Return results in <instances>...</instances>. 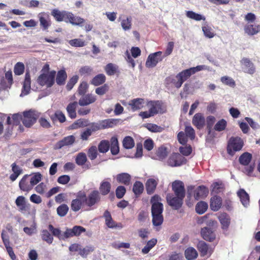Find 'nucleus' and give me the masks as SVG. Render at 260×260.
Here are the masks:
<instances>
[{
  "mask_svg": "<svg viewBox=\"0 0 260 260\" xmlns=\"http://www.w3.org/2000/svg\"><path fill=\"white\" fill-rule=\"evenodd\" d=\"M39 18L40 25L43 27V29H47L50 25V23L49 21V16L45 13H40L39 15Z\"/></svg>",
  "mask_w": 260,
  "mask_h": 260,
  "instance_id": "nucleus-38",
  "label": "nucleus"
},
{
  "mask_svg": "<svg viewBox=\"0 0 260 260\" xmlns=\"http://www.w3.org/2000/svg\"><path fill=\"white\" fill-rule=\"evenodd\" d=\"M146 106L149 108L148 111H142L139 114L142 119L150 118L158 113L164 114L167 111L166 107L161 101L147 100Z\"/></svg>",
  "mask_w": 260,
  "mask_h": 260,
  "instance_id": "nucleus-3",
  "label": "nucleus"
},
{
  "mask_svg": "<svg viewBox=\"0 0 260 260\" xmlns=\"http://www.w3.org/2000/svg\"><path fill=\"white\" fill-rule=\"evenodd\" d=\"M244 30L249 36H253L260 31V25L248 24L245 25Z\"/></svg>",
  "mask_w": 260,
  "mask_h": 260,
  "instance_id": "nucleus-30",
  "label": "nucleus"
},
{
  "mask_svg": "<svg viewBox=\"0 0 260 260\" xmlns=\"http://www.w3.org/2000/svg\"><path fill=\"white\" fill-rule=\"evenodd\" d=\"M122 145L126 149L133 148L135 146L134 139L131 136H126L122 141Z\"/></svg>",
  "mask_w": 260,
  "mask_h": 260,
  "instance_id": "nucleus-48",
  "label": "nucleus"
},
{
  "mask_svg": "<svg viewBox=\"0 0 260 260\" xmlns=\"http://www.w3.org/2000/svg\"><path fill=\"white\" fill-rule=\"evenodd\" d=\"M111 184L110 183V179L107 178L103 180L100 183L99 186V192L100 195L106 196L108 194L111 189Z\"/></svg>",
  "mask_w": 260,
  "mask_h": 260,
  "instance_id": "nucleus-20",
  "label": "nucleus"
},
{
  "mask_svg": "<svg viewBox=\"0 0 260 260\" xmlns=\"http://www.w3.org/2000/svg\"><path fill=\"white\" fill-rule=\"evenodd\" d=\"M16 206L19 207V210L21 211L26 210V204L25 198L22 196H18L15 201Z\"/></svg>",
  "mask_w": 260,
  "mask_h": 260,
  "instance_id": "nucleus-47",
  "label": "nucleus"
},
{
  "mask_svg": "<svg viewBox=\"0 0 260 260\" xmlns=\"http://www.w3.org/2000/svg\"><path fill=\"white\" fill-rule=\"evenodd\" d=\"M215 118L213 116H208L206 118L207 129L209 135L211 134L212 127L215 122Z\"/></svg>",
  "mask_w": 260,
  "mask_h": 260,
  "instance_id": "nucleus-58",
  "label": "nucleus"
},
{
  "mask_svg": "<svg viewBox=\"0 0 260 260\" xmlns=\"http://www.w3.org/2000/svg\"><path fill=\"white\" fill-rule=\"evenodd\" d=\"M115 179L117 183L128 186L131 184L132 177L131 176L127 173H121L118 174L115 176Z\"/></svg>",
  "mask_w": 260,
  "mask_h": 260,
  "instance_id": "nucleus-23",
  "label": "nucleus"
},
{
  "mask_svg": "<svg viewBox=\"0 0 260 260\" xmlns=\"http://www.w3.org/2000/svg\"><path fill=\"white\" fill-rule=\"evenodd\" d=\"M241 63L244 66L245 72L252 75L255 72V69L253 63L249 58L244 57L241 60Z\"/></svg>",
  "mask_w": 260,
  "mask_h": 260,
  "instance_id": "nucleus-29",
  "label": "nucleus"
},
{
  "mask_svg": "<svg viewBox=\"0 0 260 260\" xmlns=\"http://www.w3.org/2000/svg\"><path fill=\"white\" fill-rule=\"evenodd\" d=\"M222 204V200L221 198L218 196H214L210 199V209L213 211H218Z\"/></svg>",
  "mask_w": 260,
  "mask_h": 260,
  "instance_id": "nucleus-24",
  "label": "nucleus"
},
{
  "mask_svg": "<svg viewBox=\"0 0 260 260\" xmlns=\"http://www.w3.org/2000/svg\"><path fill=\"white\" fill-rule=\"evenodd\" d=\"M121 120L120 119L111 118L102 121L103 127L104 129L113 127L117 125Z\"/></svg>",
  "mask_w": 260,
  "mask_h": 260,
  "instance_id": "nucleus-39",
  "label": "nucleus"
},
{
  "mask_svg": "<svg viewBox=\"0 0 260 260\" xmlns=\"http://www.w3.org/2000/svg\"><path fill=\"white\" fill-rule=\"evenodd\" d=\"M87 155L90 159H95L98 156V150L96 147L95 146H92L89 147L87 151Z\"/></svg>",
  "mask_w": 260,
  "mask_h": 260,
  "instance_id": "nucleus-64",
  "label": "nucleus"
},
{
  "mask_svg": "<svg viewBox=\"0 0 260 260\" xmlns=\"http://www.w3.org/2000/svg\"><path fill=\"white\" fill-rule=\"evenodd\" d=\"M157 181L153 178H150L146 182V190L148 194H153L156 188Z\"/></svg>",
  "mask_w": 260,
  "mask_h": 260,
  "instance_id": "nucleus-31",
  "label": "nucleus"
},
{
  "mask_svg": "<svg viewBox=\"0 0 260 260\" xmlns=\"http://www.w3.org/2000/svg\"><path fill=\"white\" fill-rule=\"evenodd\" d=\"M218 218L221 224V228L224 230H227L231 223L230 216L226 213L223 212L219 214Z\"/></svg>",
  "mask_w": 260,
  "mask_h": 260,
  "instance_id": "nucleus-27",
  "label": "nucleus"
},
{
  "mask_svg": "<svg viewBox=\"0 0 260 260\" xmlns=\"http://www.w3.org/2000/svg\"><path fill=\"white\" fill-rule=\"evenodd\" d=\"M41 237L43 241L48 244H51L53 241V237L47 230H43L41 232Z\"/></svg>",
  "mask_w": 260,
  "mask_h": 260,
  "instance_id": "nucleus-44",
  "label": "nucleus"
},
{
  "mask_svg": "<svg viewBox=\"0 0 260 260\" xmlns=\"http://www.w3.org/2000/svg\"><path fill=\"white\" fill-rule=\"evenodd\" d=\"M89 125L88 121L86 119H79L72 124V127L76 129L81 127H85Z\"/></svg>",
  "mask_w": 260,
  "mask_h": 260,
  "instance_id": "nucleus-55",
  "label": "nucleus"
},
{
  "mask_svg": "<svg viewBox=\"0 0 260 260\" xmlns=\"http://www.w3.org/2000/svg\"><path fill=\"white\" fill-rule=\"evenodd\" d=\"M165 57L162 55L161 51L150 54L146 61V67L149 68L155 67L159 62L162 60Z\"/></svg>",
  "mask_w": 260,
  "mask_h": 260,
  "instance_id": "nucleus-10",
  "label": "nucleus"
},
{
  "mask_svg": "<svg viewBox=\"0 0 260 260\" xmlns=\"http://www.w3.org/2000/svg\"><path fill=\"white\" fill-rule=\"evenodd\" d=\"M146 102L143 98H136L131 100L128 105L132 111L135 112L143 109L146 106Z\"/></svg>",
  "mask_w": 260,
  "mask_h": 260,
  "instance_id": "nucleus-17",
  "label": "nucleus"
},
{
  "mask_svg": "<svg viewBox=\"0 0 260 260\" xmlns=\"http://www.w3.org/2000/svg\"><path fill=\"white\" fill-rule=\"evenodd\" d=\"M184 198L178 196L174 197L173 195L168 194L167 201L169 206L174 210L179 209L183 205Z\"/></svg>",
  "mask_w": 260,
  "mask_h": 260,
  "instance_id": "nucleus-13",
  "label": "nucleus"
},
{
  "mask_svg": "<svg viewBox=\"0 0 260 260\" xmlns=\"http://www.w3.org/2000/svg\"><path fill=\"white\" fill-rule=\"evenodd\" d=\"M78 104L77 102H71L66 108L68 116L71 119H75L77 117L76 108Z\"/></svg>",
  "mask_w": 260,
  "mask_h": 260,
  "instance_id": "nucleus-32",
  "label": "nucleus"
},
{
  "mask_svg": "<svg viewBox=\"0 0 260 260\" xmlns=\"http://www.w3.org/2000/svg\"><path fill=\"white\" fill-rule=\"evenodd\" d=\"M186 16L191 19L195 20L196 21H200L201 20H205V17L203 16L201 14L196 13L192 11H187L186 12Z\"/></svg>",
  "mask_w": 260,
  "mask_h": 260,
  "instance_id": "nucleus-54",
  "label": "nucleus"
},
{
  "mask_svg": "<svg viewBox=\"0 0 260 260\" xmlns=\"http://www.w3.org/2000/svg\"><path fill=\"white\" fill-rule=\"evenodd\" d=\"M104 217L105 219V223L109 228H122L121 223H116L112 219L110 212L106 210L104 213Z\"/></svg>",
  "mask_w": 260,
  "mask_h": 260,
  "instance_id": "nucleus-25",
  "label": "nucleus"
},
{
  "mask_svg": "<svg viewBox=\"0 0 260 260\" xmlns=\"http://www.w3.org/2000/svg\"><path fill=\"white\" fill-rule=\"evenodd\" d=\"M192 124L198 129H202L206 124V119L202 113H197L193 116L192 120Z\"/></svg>",
  "mask_w": 260,
  "mask_h": 260,
  "instance_id": "nucleus-18",
  "label": "nucleus"
},
{
  "mask_svg": "<svg viewBox=\"0 0 260 260\" xmlns=\"http://www.w3.org/2000/svg\"><path fill=\"white\" fill-rule=\"evenodd\" d=\"M201 234L203 238L206 241L212 242L215 239V234L210 228L205 227L202 228Z\"/></svg>",
  "mask_w": 260,
  "mask_h": 260,
  "instance_id": "nucleus-26",
  "label": "nucleus"
},
{
  "mask_svg": "<svg viewBox=\"0 0 260 260\" xmlns=\"http://www.w3.org/2000/svg\"><path fill=\"white\" fill-rule=\"evenodd\" d=\"M156 155L159 159H164L168 155L167 148L162 146L159 147L156 152Z\"/></svg>",
  "mask_w": 260,
  "mask_h": 260,
  "instance_id": "nucleus-63",
  "label": "nucleus"
},
{
  "mask_svg": "<svg viewBox=\"0 0 260 260\" xmlns=\"http://www.w3.org/2000/svg\"><path fill=\"white\" fill-rule=\"evenodd\" d=\"M104 70L108 76H113L119 73L118 66L112 63H108L104 67Z\"/></svg>",
  "mask_w": 260,
  "mask_h": 260,
  "instance_id": "nucleus-36",
  "label": "nucleus"
},
{
  "mask_svg": "<svg viewBox=\"0 0 260 260\" xmlns=\"http://www.w3.org/2000/svg\"><path fill=\"white\" fill-rule=\"evenodd\" d=\"M88 88V85L86 81H82L78 88V94L80 95H84L87 92Z\"/></svg>",
  "mask_w": 260,
  "mask_h": 260,
  "instance_id": "nucleus-60",
  "label": "nucleus"
},
{
  "mask_svg": "<svg viewBox=\"0 0 260 260\" xmlns=\"http://www.w3.org/2000/svg\"><path fill=\"white\" fill-rule=\"evenodd\" d=\"M29 176L28 175H25L19 181V186L22 191L28 192L32 189V185L27 180Z\"/></svg>",
  "mask_w": 260,
  "mask_h": 260,
  "instance_id": "nucleus-33",
  "label": "nucleus"
},
{
  "mask_svg": "<svg viewBox=\"0 0 260 260\" xmlns=\"http://www.w3.org/2000/svg\"><path fill=\"white\" fill-rule=\"evenodd\" d=\"M67 78V74L64 70H60L57 72L56 82L59 85L64 84Z\"/></svg>",
  "mask_w": 260,
  "mask_h": 260,
  "instance_id": "nucleus-45",
  "label": "nucleus"
},
{
  "mask_svg": "<svg viewBox=\"0 0 260 260\" xmlns=\"http://www.w3.org/2000/svg\"><path fill=\"white\" fill-rule=\"evenodd\" d=\"M244 146L243 140L239 137H232L227 145L228 153L233 156L235 152L241 150Z\"/></svg>",
  "mask_w": 260,
  "mask_h": 260,
  "instance_id": "nucleus-7",
  "label": "nucleus"
},
{
  "mask_svg": "<svg viewBox=\"0 0 260 260\" xmlns=\"http://www.w3.org/2000/svg\"><path fill=\"white\" fill-rule=\"evenodd\" d=\"M30 76L28 72L25 73V79L23 83L21 96L28 94L30 90Z\"/></svg>",
  "mask_w": 260,
  "mask_h": 260,
  "instance_id": "nucleus-28",
  "label": "nucleus"
},
{
  "mask_svg": "<svg viewBox=\"0 0 260 260\" xmlns=\"http://www.w3.org/2000/svg\"><path fill=\"white\" fill-rule=\"evenodd\" d=\"M187 160L183 156L178 153H172L168 159V164L171 167H178L186 164Z\"/></svg>",
  "mask_w": 260,
  "mask_h": 260,
  "instance_id": "nucleus-9",
  "label": "nucleus"
},
{
  "mask_svg": "<svg viewBox=\"0 0 260 260\" xmlns=\"http://www.w3.org/2000/svg\"><path fill=\"white\" fill-rule=\"evenodd\" d=\"M69 208L67 205L62 204L57 208V213L60 217L65 216L69 211Z\"/></svg>",
  "mask_w": 260,
  "mask_h": 260,
  "instance_id": "nucleus-57",
  "label": "nucleus"
},
{
  "mask_svg": "<svg viewBox=\"0 0 260 260\" xmlns=\"http://www.w3.org/2000/svg\"><path fill=\"white\" fill-rule=\"evenodd\" d=\"M84 21L83 18L75 15L71 12H67L64 21L66 23H70L73 25H82Z\"/></svg>",
  "mask_w": 260,
  "mask_h": 260,
  "instance_id": "nucleus-15",
  "label": "nucleus"
},
{
  "mask_svg": "<svg viewBox=\"0 0 260 260\" xmlns=\"http://www.w3.org/2000/svg\"><path fill=\"white\" fill-rule=\"evenodd\" d=\"M208 193V188L204 185H200L196 188L190 185L187 187V197L190 199L193 196L195 200L198 201L205 198Z\"/></svg>",
  "mask_w": 260,
  "mask_h": 260,
  "instance_id": "nucleus-5",
  "label": "nucleus"
},
{
  "mask_svg": "<svg viewBox=\"0 0 260 260\" xmlns=\"http://www.w3.org/2000/svg\"><path fill=\"white\" fill-rule=\"evenodd\" d=\"M50 118L53 122L58 121L60 123H63L66 121L65 115L60 110L55 111V112L51 116Z\"/></svg>",
  "mask_w": 260,
  "mask_h": 260,
  "instance_id": "nucleus-40",
  "label": "nucleus"
},
{
  "mask_svg": "<svg viewBox=\"0 0 260 260\" xmlns=\"http://www.w3.org/2000/svg\"><path fill=\"white\" fill-rule=\"evenodd\" d=\"M56 72L52 71L48 74H41L37 79V82L42 86L46 85L47 87H51L54 83V78Z\"/></svg>",
  "mask_w": 260,
  "mask_h": 260,
  "instance_id": "nucleus-8",
  "label": "nucleus"
},
{
  "mask_svg": "<svg viewBox=\"0 0 260 260\" xmlns=\"http://www.w3.org/2000/svg\"><path fill=\"white\" fill-rule=\"evenodd\" d=\"M227 125V122L225 120L222 119L219 120L214 125V129L218 132L224 130Z\"/></svg>",
  "mask_w": 260,
  "mask_h": 260,
  "instance_id": "nucleus-61",
  "label": "nucleus"
},
{
  "mask_svg": "<svg viewBox=\"0 0 260 260\" xmlns=\"http://www.w3.org/2000/svg\"><path fill=\"white\" fill-rule=\"evenodd\" d=\"M71 208L74 212H78L82 209L86 210L87 208L81 191H79L77 194V198L72 201Z\"/></svg>",
  "mask_w": 260,
  "mask_h": 260,
  "instance_id": "nucleus-11",
  "label": "nucleus"
},
{
  "mask_svg": "<svg viewBox=\"0 0 260 260\" xmlns=\"http://www.w3.org/2000/svg\"><path fill=\"white\" fill-rule=\"evenodd\" d=\"M110 148L112 155H115L119 153V143L117 137L113 136L110 139Z\"/></svg>",
  "mask_w": 260,
  "mask_h": 260,
  "instance_id": "nucleus-35",
  "label": "nucleus"
},
{
  "mask_svg": "<svg viewBox=\"0 0 260 260\" xmlns=\"http://www.w3.org/2000/svg\"><path fill=\"white\" fill-rule=\"evenodd\" d=\"M81 96L82 97L79 100L78 103L80 106L84 107L89 105L96 101V96L92 93H87Z\"/></svg>",
  "mask_w": 260,
  "mask_h": 260,
  "instance_id": "nucleus-19",
  "label": "nucleus"
},
{
  "mask_svg": "<svg viewBox=\"0 0 260 260\" xmlns=\"http://www.w3.org/2000/svg\"><path fill=\"white\" fill-rule=\"evenodd\" d=\"M197 247L202 256H204L208 254L211 255L213 252L212 249L209 246L208 244L203 241H199Z\"/></svg>",
  "mask_w": 260,
  "mask_h": 260,
  "instance_id": "nucleus-21",
  "label": "nucleus"
},
{
  "mask_svg": "<svg viewBox=\"0 0 260 260\" xmlns=\"http://www.w3.org/2000/svg\"><path fill=\"white\" fill-rule=\"evenodd\" d=\"M144 190V185L143 183L139 181H136L133 185V191L136 196H139L142 193Z\"/></svg>",
  "mask_w": 260,
  "mask_h": 260,
  "instance_id": "nucleus-50",
  "label": "nucleus"
},
{
  "mask_svg": "<svg viewBox=\"0 0 260 260\" xmlns=\"http://www.w3.org/2000/svg\"><path fill=\"white\" fill-rule=\"evenodd\" d=\"M212 186L213 187L212 191H213L215 193H219L223 191V190H224V185L221 182H214L212 184Z\"/></svg>",
  "mask_w": 260,
  "mask_h": 260,
  "instance_id": "nucleus-56",
  "label": "nucleus"
},
{
  "mask_svg": "<svg viewBox=\"0 0 260 260\" xmlns=\"http://www.w3.org/2000/svg\"><path fill=\"white\" fill-rule=\"evenodd\" d=\"M93 73V68L88 66L81 67L79 70V73L81 76H90Z\"/></svg>",
  "mask_w": 260,
  "mask_h": 260,
  "instance_id": "nucleus-49",
  "label": "nucleus"
},
{
  "mask_svg": "<svg viewBox=\"0 0 260 260\" xmlns=\"http://www.w3.org/2000/svg\"><path fill=\"white\" fill-rule=\"evenodd\" d=\"M75 137L73 135L65 137L55 144L54 148L60 149L64 146H71L75 143Z\"/></svg>",
  "mask_w": 260,
  "mask_h": 260,
  "instance_id": "nucleus-16",
  "label": "nucleus"
},
{
  "mask_svg": "<svg viewBox=\"0 0 260 260\" xmlns=\"http://www.w3.org/2000/svg\"><path fill=\"white\" fill-rule=\"evenodd\" d=\"M185 258L187 260H194L198 256L197 250L192 247H188L184 251Z\"/></svg>",
  "mask_w": 260,
  "mask_h": 260,
  "instance_id": "nucleus-41",
  "label": "nucleus"
},
{
  "mask_svg": "<svg viewBox=\"0 0 260 260\" xmlns=\"http://www.w3.org/2000/svg\"><path fill=\"white\" fill-rule=\"evenodd\" d=\"M37 119V115L34 111L30 110L23 112L22 123L26 127H29L36 122Z\"/></svg>",
  "mask_w": 260,
  "mask_h": 260,
  "instance_id": "nucleus-12",
  "label": "nucleus"
},
{
  "mask_svg": "<svg viewBox=\"0 0 260 260\" xmlns=\"http://www.w3.org/2000/svg\"><path fill=\"white\" fill-rule=\"evenodd\" d=\"M252 155L251 153L245 152L242 153L239 157V163L245 166L243 172L248 176H253L252 173L255 168V164L249 165L252 160Z\"/></svg>",
  "mask_w": 260,
  "mask_h": 260,
  "instance_id": "nucleus-6",
  "label": "nucleus"
},
{
  "mask_svg": "<svg viewBox=\"0 0 260 260\" xmlns=\"http://www.w3.org/2000/svg\"><path fill=\"white\" fill-rule=\"evenodd\" d=\"M106 80V77L104 74H99L95 76L90 81V84L98 86L104 84Z\"/></svg>",
  "mask_w": 260,
  "mask_h": 260,
  "instance_id": "nucleus-37",
  "label": "nucleus"
},
{
  "mask_svg": "<svg viewBox=\"0 0 260 260\" xmlns=\"http://www.w3.org/2000/svg\"><path fill=\"white\" fill-rule=\"evenodd\" d=\"M204 69V66H198L196 67L184 70L176 75V79L172 76L167 77L165 80V84L166 85H170L172 83L176 88L179 89L181 87L183 83L187 81L192 75Z\"/></svg>",
  "mask_w": 260,
  "mask_h": 260,
  "instance_id": "nucleus-1",
  "label": "nucleus"
},
{
  "mask_svg": "<svg viewBox=\"0 0 260 260\" xmlns=\"http://www.w3.org/2000/svg\"><path fill=\"white\" fill-rule=\"evenodd\" d=\"M238 196L240 199L242 204L246 206L249 203V197L248 194L243 189H240L238 192Z\"/></svg>",
  "mask_w": 260,
  "mask_h": 260,
  "instance_id": "nucleus-42",
  "label": "nucleus"
},
{
  "mask_svg": "<svg viewBox=\"0 0 260 260\" xmlns=\"http://www.w3.org/2000/svg\"><path fill=\"white\" fill-rule=\"evenodd\" d=\"M87 156L85 153H79L75 158V162L78 166H83L87 161Z\"/></svg>",
  "mask_w": 260,
  "mask_h": 260,
  "instance_id": "nucleus-53",
  "label": "nucleus"
},
{
  "mask_svg": "<svg viewBox=\"0 0 260 260\" xmlns=\"http://www.w3.org/2000/svg\"><path fill=\"white\" fill-rule=\"evenodd\" d=\"M161 200L160 197L158 194L154 195L150 200L152 223L155 226L160 225L164 221L162 216L164 206L163 204L160 202Z\"/></svg>",
  "mask_w": 260,
  "mask_h": 260,
  "instance_id": "nucleus-2",
  "label": "nucleus"
},
{
  "mask_svg": "<svg viewBox=\"0 0 260 260\" xmlns=\"http://www.w3.org/2000/svg\"><path fill=\"white\" fill-rule=\"evenodd\" d=\"M208 207V204L204 201H200L196 206V211L199 214L204 213Z\"/></svg>",
  "mask_w": 260,
  "mask_h": 260,
  "instance_id": "nucleus-51",
  "label": "nucleus"
},
{
  "mask_svg": "<svg viewBox=\"0 0 260 260\" xmlns=\"http://www.w3.org/2000/svg\"><path fill=\"white\" fill-rule=\"evenodd\" d=\"M82 193L87 208L86 211L94 209L101 200L100 193L98 190L91 191L87 196L85 192H82Z\"/></svg>",
  "mask_w": 260,
  "mask_h": 260,
  "instance_id": "nucleus-4",
  "label": "nucleus"
},
{
  "mask_svg": "<svg viewBox=\"0 0 260 260\" xmlns=\"http://www.w3.org/2000/svg\"><path fill=\"white\" fill-rule=\"evenodd\" d=\"M12 171L13 173L10 176V179L11 181L13 182L16 180L18 177L22 173V169L15 162L13 163L11 165Z\"/></svg>",
  "mask_w": 260,
  "mask_h": 260,
  "instance_id": "nucleus-34",
  "label": "nucleus"
},
{
  "mask_svg": "<svg viewBox=\"0 0 260 260\" xmlns=\"http://www.w3.org/2000/svg\"><path fill=\"white\" fill-rule=\"evenodd\" d=\"M202 30L204 35L207 38H212L215 35L212 28L208 25L203 26L202 27Z\"/></svg>",
  "mask_w": 260,
  "mask_h": 260,
  "instance_id": "nucleus-62",
  "label": "nucleus"
},
{
  "mask_svg": "<svg viewBox=\"0 0 260 260\" xmlns=\"http://www.w3.org/2000/svg\"><path fill=\"white\" fill-rule=\"evenodd\" d=\"M157 240L155 238H153L150 240L148 241L146 245L142 249V252L144 254L148 253L150 250L156 244Z\"/></svg>",
  "mask_w": 260,
  "mask_h": 260,
  "instance_id": "nucleus-52",
  "label": "nucleus"
},
{
  "mask_svg": "<svg viewBox=\"0 0 260 260\" xmlns=\"http://www.w3.org/2000/svg\"><path fill=\"white\" fill-rule=\"evenodd\" d=\"M13 83L12 72L8 71L5 74V77H3L1 80V85L4 88L10 87Z\"/></svg>",
  "mask_w": 260,
  "mask_h": 260,
  "instance_id": "nucleus-22",
  "label": "nucleus"
},
{
  "mask_svg": "<svg viewBox=\"0 0 260 260\" xmlns=\"http://www.w3.org/2000/svg\"><path fill=\"white\" fill-rule=\"evenodd\" d=\"M24 65L22 62H18L16 63L14 68V72L16 75H21L24 72Z\"/></svg>",
  "mask_w": 260,
  "mask_h": 260,
  "instance_id": "nucleus-59",
  "label": "nucleus"
},
{
  "mask_svg": "<svg viewBox=\"0 0 260 260\" xmlns=\"http://www.w3.org/2000/svg\"><path fill=\"white\" fill-rule=\"evenodd\" d=\"M67 12V11H66L61 12L57 9H54L51 12V15L54 17L57 21H65Z\"/></svg>",
  "mask_w": 260,
  "mask_h": 260,
  "instance_id": "nucleus-43",
  "label": "nucleus"
},
{
  "mask_svg": "<svg viewBox=\"0 0 260 260\" xmlns=\"http://www.w3.org/2000/svg\"><path fill=\"white\" fill-rule=\"evenodd\" d=\"M172 190L176 196L184 198L185 190L184 184L183 182L179 180H176L173 182L172 183Z\"/></svg>",
  "mask_w": 260,
  "mask_h": 260,
  "instance_id": "nucleus-14",
  "label": "nucleus"
},
{
  "mask_svg": "<svg viewBox=\"0 0 260 260\" xmlns=\"http://www.w3.org/2000/svg\"><path fill=\"white\" fill-rule=\"evenodd\" d=\"M110 149V142L107 140H102L98 145V150L100 152L105 153Z\"/></svg>",
  "mask_w": 260,
  "mask_h": 260,
  "instance_id": "nucleus-46",
  "label": "nucleus"
}]
</instances>
